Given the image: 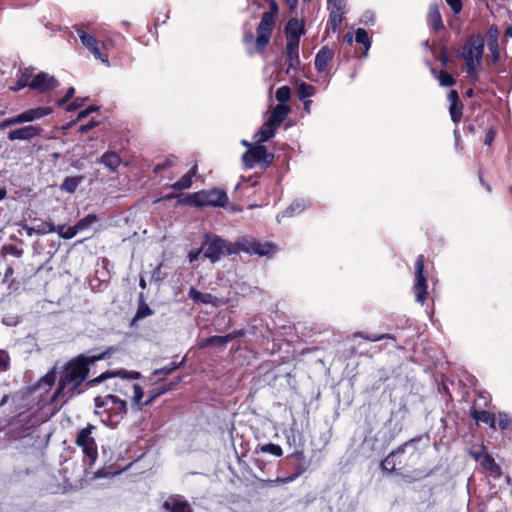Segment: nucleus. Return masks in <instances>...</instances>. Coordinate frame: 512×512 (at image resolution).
<instances>
[{
    "instance_id": "obj_10",
    "label": "nucleus",
    "mask_w": 512,
    "mask_h": 512,
    "mask_svg": "<svg viewBox=\"0 0 512 512\" xmlns=\"http://www.w3.org/2000/svg\"><path fill=\"white\" fill-rule=\"evenodd\" d=\"M274 20H271L270 14H263L261 21L257 27L256 30V40H255V48L258 52H262L265 47L268 45L273 27H274Z\"/></svg>"
},
{
    "instance_id": "obj_53",
    "label": "nucleus",
    "mask_w": 512,
    "mask_h": 512,
    "mask_svg": "<svg viewBox=\"0 0 512 512\" xmlns=\"http://www.w3.org/2000/svg\"><path fill=\"white\" fill-rule=\"evenodd\" d=\"M95 110H96L95 107H89V108H87L85 110L80 111L78 113L77 120H81V119L85 118L86 116L89 115V113H91V112H93Z\"/></svg>"
},
{
    "instance_id": "obj_8",
    "label": "nucleus",
    "mask_w": 512,
    "mask_h": 512,
    "mask_svg": "<svg viewBox=\"0 0 512 512\" xmlns=\"http://www.w3.org/2000/svg\"><path fill=\"white\" fill-rule=\"evenodd\" d=\"M236 246L239 250L249 254H256L259 256H265L270 254L274 250V245L271 243H260L253 237H242L237 240Z\"/></svg>"
},
{
    "instance_id": "obj_26",
    "label": "nucleus",
    "mask_w": 512,
    "mask_h": 512,
    "mask_svg": "<svg viewBox=\"0 0 512 512\" xmlns=\"http://www.w3.org/2000/svg\"><path fill=\"white\" fill-rule=\"evenodd\" d=\"M197 173V166L194 165L182 178L175 182L172 185V188L175 190H183L188 189L192 185V178L195 177Z\"/></svg>"
},
{
    "instance_id": "obj_54",
    "label": "nucleus",
    "mask_w": 512,
    "mask_h": 512,
    "mask_svg": "<svg viewBox=\"0 0 512 512\" xmlns=\"http://www.w3.org/2000/svg\"><path fill=\"white\" fill-rule=\"evenodd\" d=\"M200 253H201L200 249L194 250V251H190V253L188 255L190 262H193V261L197 260L199 255H200Z\"/></svg>"
},
{
    "instance_id": "obj_30",
    "label": "nucleus",
    "mask_w": 512,
    "mask_h": 512,
    "mask_svg": "<svg viewBox=\"0 0 512 512\" xmlns=\"http://www.w3.org/2000/svg\"><path fill=\"white\" fill-rule=\"evenodd\" d=\"M32 70L29 69V68H26L25 70H23L21 72V75L20 77L18 78V81L16 83V85L14 87H12V89L14 91H18L24 87H30V84H31V80H32Z\"/></svg>"
},
{
    "instance_id": "obj_23",
    "label": "nucleus",
    "mask_w": 512,
    "mask_h": 512,
    "mask_svg": "<svg viewBox=\"0 0 512 512\" xmlns=\"http://www.w3.org/2000/svg\"><path fill=\"white\" fill-rule=\"evenodd\" d=\"M333 57V52L328 48H322L315 57V67L319 72L326 69Z\"/></svg>"
},
{
    "instance_id": "obj_37",
    "label": "nucleus",
    "mask_w": 512,
    "mask_h": 512,
    "mask_svg": "<svg viewBox=\"0 0 512 512\" xmlns=\"http://www.w3.org/2000/svg\"><path fill=\"white\" fill-rule=\"evenodd\" d=\"M290 96H291V91L288 86L279 87L275 93L276 99L280 102V104H283V105H284V103L289 101Z\"/></svg>"
},
{
    "instance_id": "obj_49",
    "label": "nucleus",
    "mask_w": 512,
    "mask_h": 512,
    "mask_svg": "<svg viewBox=\"0 0 512 512\" xmlns=\"http://www.w3.org/2000/svg\"><path fill=\"white\" fill-rule=\"evenodd\" d=\"M447 4L451 7L454 13H459L462 9L461 0H446Z\"/></svg>"
},
{
    "instance_id": "obj_29",
    "label": "nucleus",
    "mask_w": 512,
    "mask_h": 512,
    "mask_svg": "<svg viewBox=\"0 0 512 512\" xmlns=\"http://www.w3.org/2000/svg\"><path fill=\"white\" fill-rule=\"evenodd\" d=\"M164 507L169 512H191L187 503L177 501L174 499L168 500L164 503Z\"/></svg>"
},
{
    "instance_id": "obj_28",
    "label": "nucleus",
    "mask_w": 512,
    "mask_h": 512,
    "mask_svg": "<svg viewBox=\"0 0 512 512\" xmlns=\"http://www.w3.org/2000/svg\"><path fill=\"white\" fill-rule=\"evenodd\" d=\"M428 19L433 29L438 30L442 27V18L439 12V8L436 4H432L429 7Z\"/></svg>"
},
{
    "instance_id": "obj_27",
    "label": "nucleus",
    "mask_w": 512,
    "mask_h": 512,
    "mask_svg": "<svg viewBox=\"0 0 512 512\" xmlns=\"http://www.w3.org/2000/svg\"><path fill=\"white\" fill-rule=\"evenodd\" d=\"M100 162L110 171L115 172L121 163V159L116 153L107 152L101 156Z\"/></svg>"
},
{
    "instance_id": "obj_25",
    "label": "nucleus",
    "mask_w": 512,
    "mask_h": 512,
    "mask_svg": "<svg viewBox=\"0 0 512 512\" xmlns=\"http://www.w3.org/2000/svg\"><path fill=\"white\" fill-rule=\"evenodd\" d=\"M470 415L477 422H483L489 424L491 427H495V415L488 411H479L475 407L470 410Z\"/></svg>"
},
{
    "instance_id": "obj_46",
    "label": "nucleus",
    "mask_w": 512,
    "mask_h": 512,
    "mask_svg": "<svg viewBox=\"0 0 512 512\" xmlns=\"http://www.w3.org/2000/svg\"><path fill=\"white\" fill-rule=\"evenodd\" d=\"M511 423V418L504 413L498 415V425L501 429H506Z\"/></svg>"
},
{
    "instance_id": "obj_9",
    "label": "nucleus",
    "mask_w": 512,
    "mask_h": 512,
    "mask_svg": "<svg viewBox=\"0 0 512 512\" xmlns=\"http://www.w3.org/2000/svg\"><path fill=\"white\" fill-rule=\"evenodd\" d=\"M236 246L239 250L249 254H256L259 256H265L270 254L274 250V245L271 243H260L253 237H242L237 240Z\"/></svg>"
},
{
    "instance_id": "obj_15",
    "label": "nucleus",
    "mask_w": 512,
    "mask_h": 512,
    "mask_svg": "<svg viewBox=\"0 0 512 512\" xmlns=\"http://www.w3.org/2000/svg\"><path fill=\"white\" fill-rule=\"evenodd\" d=\"M42 128L38 125H28L18 129L11 130L8 133V139L10 141L24 140L29 141L35 137L40 136Z\"/></svg>"
},
{
    "instance_id": "obj_22",
    "label": "nucleus",
    "mask_w": 512,
    "mask_h": 512,
    "mask_svg": "<svg viewBox=\"0 0 512 512\" xmlns=\"http://www.w3.org/2000/svg\"><path fill=\"white\" fill-rule=\"evenodd\" d=\"M299 43L300 41L287 40L286 56L290 68H293L299 61Z\"/></svg>"
},
{
    "instance_id": "obj_48",
    "label": "nucleus",
    "mask_w": 512,
    "mask_h": 512,
    "mask_svg": "<svg viewBox=\"0 0 512 512\" xmlns=\"http://www.w3.org/2000/svg\"><path fill=\"white\" fill-rule=\"evenodd\" d=\"M488 47L493 54L494 60H497L499 58V49H498L497 39L489 40Z\"/></svg>"
},
{
    "instance_id": "obj_21",
    "label": "nucleus",
    "mask_w": 512,
    "mask_h": 512,
    "mask_svg": "<svg viewBox=\"0 0 512 512\" xmlns=\"http://www.w3.org/2000/svg\"><path fill=\"white\" fill-rule=\"evenodd\" d=\"M290 108L283 104H278L273 108L271 111L270 116L268 117L267 121H269L271 124L276 126L277 128L280 126V124L284 121L286 116L289 114Z\"/></svg>"
},
{
    "instance_id": "obj_62",
    "label": "nucleus",
    "mask_w": 512,
    "mask_h": 512,
    "mask_svg": "<svg viewBox=\"0 0 512 512\" xmlns=\"http://www.w3.org/2000/svg\"><path fill=\"white\" fill-rule=\"evenodd\" d=\"M493 138H494V132L490 130L487 133V136H486V139H485V144H490L492 142Z\"/></svg>"
},
{
    "instance_id": "obj_56",
    "label": "nucleus",
    "mask_w": 512,
    "mask_h": 512,
    "mask_svg": "<svg viewBox=\"0 0 512 512\" xmlns=\"http://www.w3.org/2000/svg\"><path fill=\"white\" fill-rule=\"evenodd\" d=\"M24 229L28 236H33L34 234H37V227L25 226Z\"/></svg>"
},
{
    "instance_id": "obj_6",
    "label": "nucleus",
    "mask_w": 512,
    "mask_h": 512,
    "mask_svg": "<svg viewBox=\"0 0 512 512\" xmlns=\"http://www.w3.org/2000/svg\"><path fill=\"white\" fill-rule=\"evenodd\" d=\"M197 206H224L228 197L224 191L214 189L210 191H200L190 194V198Z\"/></svg>"
},
{
    "instance_id": "obj_13",
    "label": "nucleus",
    "mask_w": 512,
    "mask_h": 512,
    "mask_svg": "<svg viewBox=\"0 0 512 512\" xmlns=\"http://www.w3.org/2000/svg\"><path fill=\"white\" fill-rule=\"evenodd\" d=\"M77 32L82 44L93 54L95 59L109 65L108 56L101 51L98 41L82 29H78Z\"/></svg>"
},
{
    "instance_id": "obj_64",
    "label": "nucleus",
    "mask_w": 512,
    "mask_h": 512,
    "mask_svg": "<svg viewBox=\"0 0 512 512\" xmlns=\"http://www.w3.org/2000/svg\"><path fill=\"white\" fill-rule=\"evenodd\" d=\"M190 195L186 196L185 198L179 199V203L181 204H194L192 199H189Z\"/></svg>"
},
{
    "instance_id": "obj_24",
    "label": "nucleus",
    "mask_w": 512,
    "mask_h": 512,
    "mask_svg": "<svg viewBox=\"0 0 512 512\" xmlns=\"http://www.w3.org/2000/svg\"><path fill=\"white\" fill-rule=\"evenodd\" d=\"M276 129V126L266 120L261 129L255 134L256 142L262 143L269 140L274 136Z\"/></svg>"
},
{
    "instance_id": "obj_41",
    "label": "nucleus",
    "mask_w": 512,
    "mask_h": 512,
    "mask_svg": "<svg viewBox=\"0 0 512 512\" xmlns=\"http://www.w3.org/2000/svg\"><path fill=\"white\" fill-rule=\"evenodd\" d=\"M451 118L454 122H459L462 116V105L460 102L452 103L450 106Z\"/></svg>"
},
{
    "instance_id": "obj_52",
    "label": "nucleus",
    "mask_w": 512,
    "mask_h": 512,
    "mask_svg": "<svg viewBox=\"0 0 512 512\" xmlns=\"http://www.w3.org/2000/svg\"><path fill=\"white\" fill-rule=\"evenodd\" d=\"M82 106V102L79 100V99H76L75 101H73L72 103H70L67 107H66V110L68 112L70 111H74L76 109H78L79 107Z\"/></svg>"
},
{
    "instance_id": "obj_7",
    "label": "nucleus",
    "mask_w": 512,
    "mask_h": 512,
    "mask_svg": "<svg viewBox=\"0 0 512 512\" xmlns=\"http://www.w3.org/2000/svg\"><path fill=\"white\" fill-rule=\"evenodd\" d=\"M94 430V425H87L85 428L80 430L75 441V443L82 448L83 453L92 462H94L98 457L97 445L94 438L92 437Z\"/></svg>"
},
{
    "instance_id": "obj_61",
    "label": "nucleus",
    "mask_w": 512,
    "mask_h": 512,
    "mask_svg": "<svg viewBox=\"0 0 512 512\" xmlns=\"http://www.w3.org/2000/svg\"><path fill=\"white\" fill-rule=\"evenodd\" d=\"M150 314H151L150 309L146 308V310H144V311L143 310H139L137 312V317H145V316L150 315Z\"/></svg>"
},
{
    "instance_id": "obj_60",
    "label": "nucleus",
    "mask_w": 512,
    "mask_h": 512,
    "mask_svg": "<svg viewBox=\"0 0 512 512\" xmlns=\"http://www.w3.org/2000/svg\"><path fill=\"white\" fill-rule=\"evenodd\" d=\"M298 475H292V476H289L287 478H283V479H277L278 482H281V483H287V482H291L293 480H295L297 478Z\"/></svg>"
},
{
    "instance_id": "obj_14",
    "label": "nucleus",
    "mask_w": 512,
    "mask_h": 512,
    "mask_svg": "<svg viewBox=\"0 0 512 512\" xmlns=\"http://www.w3.org/2000/svg\"><path fill=\"white\" fill-rule=\"evenodd\" d=\"M58 85L59 83L55 77L45 72H40L32 78L30 88L40 92H46L56 88Z\"/></svg>"
},
{
    "instance_id": "obj_36",
    "label": "nucleus",
    "mask_w": 512,
    "mask_h": 512,
    "mask_svg": "<svg viewBox=\"0 0 512 512\" xmlns=\"http://www.w3.org/2000/svg\"><path fill=\"white\" fill-rule=\"evenodd\" d=\"M297 93L299 98L302 100L313 96L315 94V88L312 85L301 83L298 85Z\"/></svg>"
},
{
    "instance_id": "obj_42",
    "label": "nucleus",
    "mask_w": 512,
    "mask_h": 512,
    "mask_svg": "<svg viewBox=\"0 0 512 512\" xmlns=\"http://www.w3.org/2000/svg\"><path fill=\"white\" fill-rule=\"evenodd\" d=\"M397 457V453L389 454L382 462V468L387 471L395 470V458Z\"/></svg>"
},
{
    "instance_id": "obj_5",
    "label": "nucleus",
    "mask_w": 512,
    "mask_h": 512,
    "mask_svg": "<svg viewBox=\"0 0 512 512\" xmlns=\"http://www.w3.org/2000/svg\"><path fill=\"white\" fill-rule=\"evenodd\" d=\"M273 158V154L268 153L264 146L256 145L243 154L242 162L246 168L251 169L256 165L268 166L272 163Z\"/></svg>"
},
{
    "instance_id": "obj_31",
    "label": "nucleus",
    "mask_w": 512,
    "mask_h": 512,
    "mask_svg": "<svg viewBox=\"0 0 512 512\" xmlns=\"http://www.w3.org/2000/svg\"><path fill=\"white\" fill-rule=\"evenodd\" d=\"M98 221V218L95 214H89L84 218L80 219L76 224V229L79 232L89 229L93 224Z\"/></svg>"
},
{
    "instance_id": "obj_1",
    "label": "nucleus",
    "mask_w": 512,
    "mask_h": 512,
    "mask_svg": "<svg viewBox=\"0 0 512 512\" xmlns=\"http://www.w3.org/2000/svg\"><path fill=\"white\" fill-rule=\"evenodd\" d=\"M139 377V372L118 370L115 372L103 373L99 377L93 379L90 383H98L106 378H114L111 384L112 391L127 401L130 400L133 407L140 408L144 391L140 385L134 382V380H137Z\"/></svg>"
},
{
    "instance_id": "obj_38",
    "label": "nucleus",
    "mask_w": 512,
    "mask_h": 512,
    "mask_svg": "<svg viewBox=\"0 0 512 512\" xmlns=\"http://www.w3.org/2000/svg\"><path fill=\"white\" fill-rule=\"evenodd\" d=\"M355 40L356 42L363 44L365 46V49L368 50L370 48L371 42L369 39V36L367 32L362 29L358 28L355 34Z\"/></svg>"
},
{
    "instance_id": "obj_63",
    "label": "nucleus",
    "mask_w": 512,
    "mask_h": 512,
    "mask_svg": "<svg viewBox=\"0 0 512 512\" xmlns=\"http://www.w3.org/2000/svg\"><path fill=\"white\" fill-rule=\"evenodd\" d=\"M74 93L75 89L73 87H70L66 92L65 98H67L69 101L74 96Z\"/></svg>"
},
{
    "instance_id": "obj_35",
    "label": "nucleus",
    "mask_w": 512,
    "mask_h": 512,
    "mask_svg": "<svg viewBox=\"0 0 512 512\" xmlns=\"http://www.w3.org/2000/svg\"><path fill=\"white\" fill-rule=\"evenodd\" d=\"M259 450L263 453H269L276 457H280L283 454L282 448L279 445L273 443L260 445Z\"/></svg>"
},
{
    "instance_id": "obj_19",
    "label": "nucleus",
    "mask_w": 512,
    "mask_h": 512,
    "mask_svg": "<svg viewBox=\"0 0 512 512\" xmlns=\"http://www.w3.org/2000/svg\"><path fill=\"white\" fill-rule=\"evenodd\" d=\"M304 24L297 18H292L288 21L285 34L287 40L300 41V37L304 34Z\"/></svg>"
},
{
    "instance_id": "obj_59",
    "label": "nucleus",
    "mask_w": 512,
    "mask_h": 512,
    "mask_svg": "<svg viewBox=\"0 0 512 512\" xmlns=\"http://www.w3.org/2000/svg\"><path fill=\"white\" fill-rule=\"evenodd\" d=\"M94 125H95L94 123H89V124H87V125H82V126L80 127V131H81L82 133H85V132L89 131L91 128H93V127H94Z\"/></svg>"
},
{
    "instance_id": "obj_43",
    "label": "nucleus",
    "mask_w": 512,
    "mask_h": 512,
    "mask_svg": "<svg viewBox=\"0 0 512 512\" xmlns=\"http://www.w3.org/2000/svg\"><path fill=\"white\" fill-rule=\"evenodd\" d=\"M18 124H21V119L19 118V115L3 120L0 123V129H4V128H7V127L15 126V125H18Z\"/></svg>"
},
{
    "instance_id": "obj_32",
    "label": "nucleus",
    "mask_w": 512,
    "mask_h": 512,
    "mask_svg": "<svg viewBox=\"0 0 512 512\" xmlns=\"http://www.w3.org/2000/svg\"><path fill=\"white\" fill-rule=\"evenodd\" d=\"M80 182L81 178L79 177H67L62 183L61 189L68 193H74Z\"/></svg>"
},
{
    "instance_id": "obj_45",
    "label": "nucleus",
    "mask_w": 512,
    "mask_h": 512,
    "mask_svg": "<svg viewBox=\"0 0 512 512\" xmlns=\"http://www.w3.org/2000/svg\"><path fill=\"white\" fill-rule=\"evenodd\" d=\"M175 164V158H167L163 163L157 164L154 168L155 172H160L166 168H169Z\"/></svg>"
},
{
    "instance_id": "obj_47",
    "label": "nucleus",
    "mask_w": 512,
    "mask_h": 512,
    "mask_svg": "<svg viewBox=\"0 0 512 512\" xmlns=\"http://www.w3.org/2000/svg\"><path fill=\"white\" fill-rule=\"evenodd\" d=\"M9 366V356L6 352L0 351V371L7 370Z\"/></svg>"
},
{
    "instance_id": "obj_3",
    "label": "nucleus",
    "mask_w": 512,
    "mask_h": 512,
    "mask_svg": "<svg viewBox=\"0 0 512 512\" xmlns=\"http://www.w3.org/2000/svg\"><path fill=\"white\" fill-rule=\"evenodd\" d=\"M484 53V39L477 35L470 37L464 47L461 57L464 59L467 73L471 77L477 74V68L480 66Z\"/></svg>"
},
{
    "instance_id": "obj_2",
    "label": "nucleus",
    "mask_w": 512,
    "mask_h": 512,
    "mask_svg": "<svg viewBox=\"0 0 512 512\" xmlns=\"http://www.w3.org/2000/svg\"><path fill=\"white\" fill-rule=\"evenodd\" d=\"M103 356V354H100L90 359L85 356H79L69 362L65 367L64 377L60 380L54 398L71 397L76 388L85 380L88 374V364L103 359Z\"/></svg>"
},
{
    "instance_id": "obj_12",
    "label": "nucleus",
    "mask_w": 512,
    "mask_h": 512,
    "mask_svg": "<svg viewBox=\"0 0 512 512\" xmlns=\"http://www.w3.org/2000/svg\"><path fill=\"white\" fill-rule=\"evenodd\" d=\"M94 401L97 408L107 407L117 414L127 412V400L121 398L119 395L108 394L105 397H96Z\"/></svg>"
},
{
    "instance_id": "obj_58",
    "label": "nucleus",
    "mask_w": 512,
    "mask_h": 512,
    "mask_svg": "<svg viewBox=\"0 0 512 512\" xmlns=\"http://www.w3.org/2000/svg\"><path fill=\"white\" fill-rule=\"evenodd\" d=\"M296 208H297V209H300V204H299V203H295V204L291 205V206L286 210V213H287L288 215H292V212H293L294 210H296Z\"/></svg>"
},
{
    "instance_id": "obj_40",
    "label": "nucleus",
    "mask_w": 512,
    "mask_h": 512,
    "mask_svg": "<svg viewBox=\"0 0 512 512\" xmlns=\"http://www.w3.org/2000/svg\"><path fill=\"white\" fill-rule=\"evenodd\" d=\"M56 228L52 222H43L39 226H37V234L43 235L47 233H56Z\"/></svg>"
},
{
    "instance_id": "obj_4",
    "label": "nucleus",
    "mask_w": 512,
    "mask_h": 512,
    "mask_svg": "<svg viewBox=\"0 0 512 512\" xmlns=\"http://www.w3.org/2000/svg\"><path fill=\"white\" fill-rule=\"evenodd\" d=\"M204 257L212 262L218 261L222 256L230 255L234 252L231 243L226 242L215 235H207L203 245Z\"/></svg>"
},
{
    "instance_id": "obj_20",
    "label": "nucleus",
    "mask_w": 512,
    "mask_h": 512,
    "mask_svg": "<svg viewBox=\"0 0 512 512\" xmlns=\"http://www.w3.org/2000/svg\"><path fill=\"white\" fill-rule=\"evenodd\" d=\"M189 298L202 304H211L214 307H218L222 304V301L212 294L201 293L193 287L189 290Z\"/></svg>"
},
{
    "instance_id": "obj_33",
    "label": "nucleus",
    "mask_w": 512,
    "mask_h": 512,
    "mask_svg": "<svg viewBox=\"0 0 512 512\" xmlns=\"http://www.w3.org/2000/svg\"><path fill=\"white\" fill-rule=\"evenodd\" d=\"M240 335V333H231L225 336H212L210 337L211 346H225L229 341Z\"/></svg>"
},
{
    "instance_id": "obj_44",
    "label": "nucleus",
    "mask_w": 512,
    "mask_h": 512,
    "mask_svg": "<svg viewBox=\"0 0 512 512\" xmlns=\"http://www.w3.org/2000/svg\"><path fill=\"white\" fill-rule=\"evenodd\" d=\"M169 389H170V387H163V388H161V389H159V390H157V391L153 390V391L151 392V395L149 396V398H148L147 400H145V401H143V400H142V404H141V406L151 404V403H152V401H153L156 397H158L159 395H161V394L165 393V392H166V391H168Z\"/></svg>"
},
{
    "instance_id": "obj_16",
    "label": "nucleus",
    "mask_w": 512,
    "mask_h": 512,
    "mask_svg": "<svg viewBox=\"0 0 512 512\" xmlns=\"http://www.w3.org/2000/svg\"><path fill=\"white\" fill-rule=\"evenodd\" d=\"M472 455L483 468L490 471L495 477H499L501 475V468L490 455L485 452H473Z\"/></svg>"
},
{
    "instance_id": "obj_11",
    "label": "nucleus",
    "mask_w": 512,
    "mask_h": 512,
    "mask_svg": "<svg viewBox=\"0 0 512 512\" xmlns=\"http://www.w3.org/2000/svg\"><path fill=\"white\" fill-rule=\"evenodd\" d=\"M424 270V256H418L415 263V284L414 292L416 301L423 303L427 296V280L423 274Z\"/></svg>"
},
{
    "instance_id": "obj_55",
    "label": "nucleus",
    "mask_w": 512,
    "mask_h": 512,
    "mask_svg": "<svg viewBox=\"0 0 512 512\" xmlns=\"http://www.w3.org/2000/svg\"><path fill=\"white\" fill-rule=\"evenodd\" d=\"M448 98L451 100L452 103H457L459 102L458 100V94L455 90H451L449 95H448Z\"/></svg>"
},
{
    "instance_id": "obj_51",
    "label": "nucleus",
    "mask_w": 512,
    "mask_h": 512,
    "mask_svg": "<svg viewBox=\"0 0 512 512\" xmlns=\"http://www.w3.org/2000/svg\"><path fill=\"white\" fill-rule=\"evenodd\" d=\"M269 2H270V11L264 12L263 14H270L271 20H274L276 14L278 13V7H277L275 0H271Z\"/></svg>"
},
{
    "instance_id": "obj_57",
    "label": "nucleus",
    "mask_w": 512,
    "mask_h": 512,
    "mask_svg": "<svg viewBox=\"0 0 512 512\" xmlns=\"http://www.w3.org/2000/svg\"><path fill=\"white\" fill-rule=\"evenodd\" d=\"M208 346H211V343H210V337H209V338H206V339H202V340L199 342V347H200V348H205V347H208Z\"/></svg>"
},
{
    "instance_id": "obj_50",
    "label": "nucleus",
    "mask_w": 512,
    "mask_h": 512,
    "mask_svg": "<svg viewBox=\"0 0 512 512\" xmlns=\"http://www.w3.org/2000/svg\"><path fill=\"white\" fill-rule=\"evenodd\" d=\"M56 379L55 371L52 370L48 372L43 378L42 381L45 382L47 385H52Z\"/></svg>"
},
{
    "instance_id": "obj_34",
    "label": "nucleus",
    "mask_w": 512,
    "mask_h": 512,
    "mask_svg": "<svg viewBox=\"0 0 512 512\" xmlns=\"http://www.w3.org/2000/svg\"><path fill=\"white\" fill-rule=\"evenodd\" d=\"M56 233H58V235L61 238L71 239L78 234V231H77L75 225L72 227H65L64 225H60V226H57Z\"/></svg>"
},
{
    "instance_id": "obj_17",
    "label": "nucleus",
    "mask_w": 512,
    "mask_h": 512,
    "mask_svg": "<svg viewBox=\"0 0 512 512\" xmlns=\"http://www.w3.org/2000/svg\"><path fill=\"white\" fill-rule=\"evenodd\" d=\"M328 5L330 9L329 24L335 31L342 22L343 3L341 0H329Z\"/></svg>"
},
{
    "instance_id": "obj_39",
    "label": "nucleus",
    "mask_w": 512,
    "mask_h": 512,
    "mask_svg": "<svg viewBox=\"0 0 512 512\" xmlns=\"http://www.w3.org/2000/svg\"><path fill=\"white\" fill-rule=\"evenodd\" d=\"M438 80L444 87H451L455 84V79L447 72L440 71L438 74Z\"/></svg>"
},
{
    "instance_id": "obj_18",
    "label": "nucleus",
    "mask_w": 512,
    "mask_h": 512,
    "mask_svg": "<svg viewBox=\"0 0 512 512\" xmlns=\"http://www.w3.org/2000/svg\"><path fill=\"white\" fill-rule=\"evenodd\" d=\"M52 113V109L50 107H36L25 110L24 112L18 114L21 119V124L26 122H32L38 119H41Z\"/></svg>"
}]
</instances>
